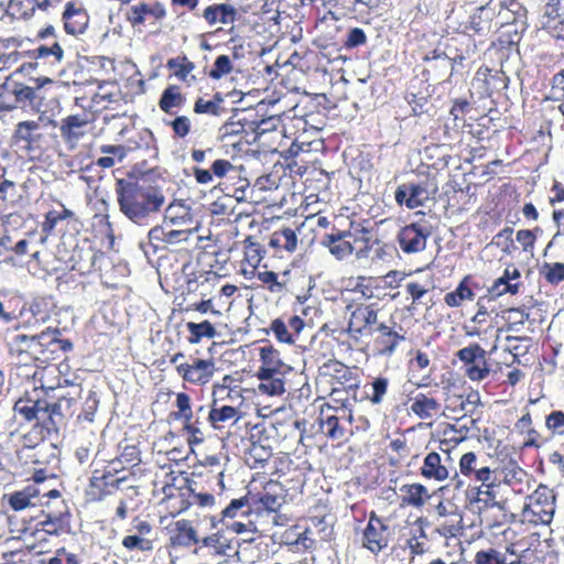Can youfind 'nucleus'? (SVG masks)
<instances>
[{
  "instance_id": "nucleus-29",
  "label": "nucleus",
  "mask_w": 564,
  "mask_h": 564,
  "mask_svg": "<svg viewBox=\"0 0 564 564\" xmlns=\"http://www.w3.org/2000/svg\"><path fill=\"white\" fill-rule=\"evenodd\" d=\"M64 32L76 36L83 34L89 23V15L82 3L69 1L65 4L62 13Z\"/></svg>"
},
{
  "instance_id": "nucleus-25",
  "label": "nucleus",
  "mask_w": 564,
  "mask_h": 564,
  "mask_svg": "<svg viewBox=\"0 0 564 564\" xmlns=\"http://www.w3.org/2000/svg\"><path fill=\"white\" fill-rule=\"evenodd\" d=\"M226 326L216 318H204L202 321H188L185 324L186 340L192 344H200L204 340L215 339L221 335V328Z\"/></svg>"
},
{
  "instance_id": "nucleus-8",
  "label": "nucleus",
  "mask_w": 564,
  "mask_h": 564,
  "mask_svg": "<svg viewBox=\"0 0 564 564\" xmlns=\"http://www.w3.org/2000/svg\"><path fill=\"white\" fill-rule=\"evenodd\" d=\"M394 536V528L390 524L388 518L379 516L376 511H370L368 521L362 529L361 545L373 554L388 549Z\"/></svg>"
},
{
  "instance_id": "nucleus-26",
  "label": "nucleus",
  "mask_w": 564,
  "mask_h": 564,
  "mask_svg": "<svg viewBox=\"0 0 564 564\" xmlns=\"http://www.w3.org/2000/svg\"><path fill=\"white\" fill-rule=\"evenodd\" d=\"M221 282V275L215 271H194L186 280V291L199 297L214 296Z\"/></svg>"
},
{
  "instance_id": "nucleus-52",
  "label": "nucleus",
  "mask_w": 564,
  "mask_h": 564,
  "mask_svg": "<svg viewBox=\"0 0 564 564\" xmlns=\"http://www.w3.org/2000/svg\"><path fill=\"white\" fill-rule=\"evenodd\" d=\"M87 121L80 115H69L61 120L59 131L65 141H72L83 135Z\"/></svg>"
},
{
  "instance_id": "nucleus-55",
  "label": "nucleus",
  "mask_w": 564,
  "mask_h": 564,
  "mask_svg": "<svg viewBox=\"0 0 564 564\" xmlns=\"http://www.w3.org/2000/svg\"><path fill=\"white\" fill-rule=\"evenodd\" d=\"M39 335L29 336L25 334H19L13 337L12 350L19 355L28 352L33 359L46 361L50 359L48 354L43 351H34L31 339H37Z\"/></svg>"
},
{
  "instance_id": "nucleus-34",
  "label": "nucleus",
  "mask_w": 564,
  "mask_h": 564,
  "mask_svg": "<svg viewBox=\"0 0 564 564\" xmlns=\"http://www.w3.org/2000/svg\"><path fill=\"white\" fill-rule=\"evenodd\" d=\"M302 232L303 230H300L299 226L295 228L282 226L271 234L268 246L281 258L283 253L292 254L297 247V235H302Z\"/></svg>"
},
{
  "instance_id": "nucleus-43",
  "label": "nucleus",
  "mask_w": 564,
  "mask_h": 564,
  "mask_svg": "<svg viewBox=\"0 0 564 564\" xmlns=\"http://www.w3.org/2000/svg\"><path fill=\"white\" fill-rule=\"evenodd\" d=\"M477 77L482 76L484 90L488 96L506 90L509 85V77L502 70H492L488 67H480Z\"/></svg>"
},
{
  "instance_id": "nucleus-64",
  "label": "nucleus",
  "mask_w": 564,
  "mask_h": 564,
  "mask_svg": "<svg viewBox=\"0 0 564 564\" xmlns=\"http://www.w3.org/2000/svg\"><path fill=\"white\" fill-rule=\"evenodd\" d=\"M253 510L256 513H260L262 511L275 512L281 503L279 497L276 495H272L270 492H253Z\"/></svg>"
},
{
  "instance_id": "nucleus-56",
  "label": "nucleus",
  "mask_w": 564,
  "mask_h": 564,
  "mask_svg": "<svg viewBox=\"0 0 564 564\" xmlns=\"http://www.w3.org/2000/svg\"><path fill=\"white\" fill-rule=\"evenodd\" d=\"M235 380V377H231V375H225L223 380L213 386L212 398L241 400V390H238L237 386H232Z\"/></svg>"
},
{
  "instance_id": "nucleus-33",
  "label": "nucleus",
  "mask_w": 564,
  "mask_h": 564,
  "mask_svg": "<svg viewBox=\"0 0 564 564\" xmlns=\"http://www.w3.org/2000/svg\"><path fill=\"white\" fill-rule=\"evenodd\" d=\"M77 401L74 398L61 397L55 403L46 401V430H56L65 420L70 419L76 410Z\"/></svg>"
},
{
  "instance_id": "nucleus-57",
  "label": "nucleus",
  "mask_w": 564,
  "mask_h": 564,
  "mask_svg": "<svg viewBox=\"0 0 564 564\" xmlns=\"http://www.w3.org/2000/svg\"><path fill=\"white\" fill-rule=\"evenodd\" d=\"M271 457L272 451L270 446H263L258 442H253L247 449L245 462H247L251 468H260L263 467Z\"/></svg>"
},
{
  "instance_id": "nucleus-4",
  "label": "nucleus",
  "mask_w": 564,
  "mask_h": 564,
  "mask_svg": "<svg viewBox=\"0 0 564 564\" xmlns=\"http://www.w3.org/2000/svg\"><path fill=\"white\" fill-rule=\"evenodd\" d=\"M459 474L470 481L479 482L476 487V500L485 503L494 502L499 485L496 468L484 464L476 453H464L458 462Z\"/></svg>"
},
{
  "instance_id": "nucleus-41",
  "label": "nucleus",
  "mask_w": 564,
  "mask_h": 564,
  "mask_svg": "<svg viewBox=\"0 0 564 564\" xmlns=\"http://www.w3.org/2000/svg\"><path fill=\"white\" fill-rule=\"evenodd\" d=\"M389 377H383V375L372 377L365 386V394L361 397L358 395V401L356 403L368 401L372 405H380L389 394Z\"/></svg>"
},
{
  "instance_id": "nucleus-2",
  "label": "nucleus",
  "mask_w": 564,
  "mask_h": 564,
  "mask_svg": "<svg viewBox=\"0 0 564 564\" xmlns=\"http://www.w3.org/2000/svg\"><path fill=\"white\" fill-rule=\"evenodd\" d=\"M192 479L182 471H163L153 480V496L160 497L159 506L171 517L186 511L193 505Z\"/></svg>"
},
{
  "instance_id": "nucleus-14",
  "label": "nucleus",
  "mask_w": 564,
  "mask_h": 564,
  "mask_svg": "<svg viewBox=\"0 0 564 564\" xmlns=\"http://www.w3.org/2000/svg\"><path fill=\"white\" fill-rule=\"evenodd\" d=\"M337 220L338 217H334L330 232L323 236L321 245L326 248L335 259L345 260L354 253L357 239L351 231L352 221L349 220L347 227L341 228L337 226Z\"/></svg>"
},
{
  "instance_id": "nucleus-45",
  "label": "nucleus",
  "mask_w": 564,
  "mask_h": 564,
  "mask_svg": "<svg viewBox=\"0 0 564 564\" xmlns=\"http://www.w3.org/2000/svg\"><path fill=\"white\" fill-rule=\"evenodd\" d=\"M254 513V500L252 491H247L242 497L232 499L221 511L223 519H235L237 517H249Z\"/></svg>"
},
{
  "instance_id": "nucleus-54",
  "label": "nucleus",
  "mask_w": 564,
  "mask_h": 564,
  "mask_svg": "<svg viewBox=\"0 0 564 564\" xmlns=\"http://www.w3.org/2000/svg\"><path fill=\"white\" fill-rule=\"evenodd\" d=\"M405 292L412 300V304H420L422 299L431 293L435 285L433 279H413L405 283Z\"/></svg>"
},
{
  "instance_id": "nucleus-35",
  "label": "nucleus",
  "mask_w": 564,
  "mask_h": 564,
  "mask_svg": "<svg viewBox=\"0 0 564 564\" xmlns=\"http://www.w3.org/2000/svg\"><path fill=\"white\" fill-rule=\"evenodd\" d=\"M34 351H44L48 355V359L54 358L56 351H68L73 345L68 339L59 337L58 329H46L37 334L36 339H31Z\"/></svg>"
},
{
  "instance_id": "nucleus-15",
  "label": "nucleus",
  "mask_w": 564,
  "mask_h": 564,
  "mask_svg": "<svg viewBox=\"0 0 564 564\" xmlns=\"http://www.w3.org/2000/svg\"><path fill=\"white\" fill-rule=\"evenodd\" d=\"M35 531L51 535H61L70 531V512L61 497L56 499L54 508L46 503V508L42 509V516L35 523Z\"/></svg>"
},
{
  "instance_id": "nucleus-58",
  "label": "nucleus",
  "mask_w": 564,
  "mask_h": 564,
  "mask_svg": "<svg viewBox=\"0 0 564 564\" xmlns=\"http://www.w3.org/2000/svg\"><path fill=\"white\" fill-rule=\"evenodd\" d=\"M99 151L106 155L97 158L95 163L102 169L112 167L126 155V148L121 144H102L99 147Z\"/></svg>"
},
{
  "instance_id": "nucleus-46",
  "label": "nucleus",
  "mask_w": 564,
  "mask_h": 564,
  "mask_svg": "<svg viewBox=\"0 0 564 564\" xmlns=\"http://www.w3.org/2000/svg\"><path fill=\"white\" fill-rule=\"evenodd\" d=\"M438 525H436V531L445 536L453 538L460 530L462 517L457 512L447 513L446 507L442 503H438Z\"/></svg>"
},
{
  "instance_id": "nucleus-40",
  "label": "nucleus",
  "mask_w": 564,
  "mask_h": 564,
  "mask_svg": "<svg viewBox=\"0 0 564 564\" xmlns=\"http://www.w3.org/2000/svg\"><path fill=\"white\" fill-rule=\"evenodd\" d=\"M394 198L400 206L416 209L422 207L427 199L426 189L419 183H403L397 187Z\"/></svg>"
},
{
  "instance_id": "nucleus-19",
  "label": "nucleus",
  "mask_w": 564,
  "mask_h": 564,
  "mask_svg": "<svg viewBox=\"0 0 564 564\" xmlns=\"http://www.w3.org/2000/svg\"><path fill=\"white\" fill-rule=\"evenodd\" d=\"M118 471L117 468L111 466L104 470L96 469L85 491L87 500L93 502L101 501L107 496L116 492L120 484L126 480V477L118 476Z\"/></svg>"
},
{
  "instance_id": "nucleus-32",
  "label": "nucleus",
  "mask_w": 564,
  "mask_h": 564,
  "mask_svg": "<svg viewBox=\"0 0 564 564\" xmlns=\"http://www.w3.org/2000/svg\"><path fill=\"white\" fill-rule=\"evenodd\" d=\"M410 275H412V272L406 273L404 271L391 270L383 276H377L373 301L383 302L397 300L400 296V292L393 291L400 288L401 283Z\"/></svg>"
},
{
  "instance_id": "nucleus-37",
  "label": "nucleus",
  "mask_w": 564,
  "mask_h": 564,
  "mask_svg": "<svg viewBox=\"0 0 564 564\" xmlns=\"http://www.w3.org/2000/svg\"><path fill=\"white\" fill-rule=\"evenodd\" d=\"M40 496L58 499L61 492L57 489L42 491L36 485H28L22 490L10 494L8 496V502L13 510L20 511L33 505L32 500Z\"/></svg>"
},
{
  "instance_id": "nucleus-47",
  "label": "nucleus",
  "mask_w": 564,
  "mask_h": 564,
  "mask_svg": "<svg viewBox=\"0 0 564 564\" xmlns=\"http://www.w3.org/2000/svg\"><path fill=\"white\" fill-rule=\"evenodd\" d=\"M203 17L210 25H214L218 22L223 24H229L235 22L237 10L227 3L213 4L204 10Z\"/></svg>"
},
{
  "instance_id": "nucleus-53",
  "label": "nucleus",
  "mask_w": 564,
  "mask_h": 564,
  "mask_svg": "<svg viewBox=\"0 0 564 564\" xmlns=\"http://www.w3.org/2000/svg\"><path fill=\"white\" fill-rule=\"evenodd\" d=\"M492 15L486 12V6L480 4L470 17L467 30L477 35H487L492 30Z\"/></svg>"
},
{
  "instance_id": "nucleus-42",
  "label": "nucleus",
  "mask_w": 564,
  "mask_h": 564,
  "mask_svg": "<svg viewBox=\"0 0 564 564\" xmlns=\"http://www.w3.org/2000/svg\"><path fill=\"white\" fill-rule=\"evenodd\" d=\"M411 401L412 413L421 420H430L442 410V404L432 394L417 393Z\"/></svg>"
},
{
  "instance_id": "nucleus-38",
  "label": "nucleus",
  "mask_w": 564,
  "mask_h": 564,
  "mask_svg": "<svg viewBox=\"0 0 564 564\" xmlns=\"http://www.w3.org/2000/svg\"><path fill=\"white\" fill-rule=\"evenodd\" d=\"M400 506L423 509L432 498L429 488L421 482L404 484L400 487Z\"/></svg>"
},
{
  "instance_id": "nucleus-20",
  "label": "nucleus",
  "mask_w": 564,
  "mask_h": 564,
  "mask_svg": "<svg viewBox=\"0 0 564 564\" xmlns=\"http://www.w3.org/2000/svg\"><path fill=\"white\" fill-rule=\"evenodd\" d=\"M419 475L425 481L442 484L451 479V451L443 449V454L429 451L423 457Z\"/></svg>"
},
{
  "instance_id": "nucleus-22",
  "label": "nucleus",
  "mask_w": 564,
  "mask_h": 564,
  "mask_svg": "<svg viewBox=\"0 0 564 564\" xmlns=\"http://www.w3.org/2000/svg\"><path fill=\"white\" fill-rule=\"evenodd\" d=\"M35 86H29L23 83L14 82L17 106L18 108L30 107L35 111H41L45 106V91L43 90L44 84H52L48 77L37 78Z\"/></svg>"
},
{
  "instance_id": "nucleus-49",
  "label": "nucleus",
  "mask_w": 564,
  "mask_h": 564,
  "mask_svg": "<svg viewBox=\"0 0 564 564\" xmlns=\"http://www.w3.org/2000/svg\"><path fill=\"white\" fill-rule=\"evenodd\" d=\"M540 31L556 46L564 48V18L541 17Z\"/></svg>"
},
{
  "instance_id": "nucleus-9",
  "label": "nucleus",
  "mask_w": 564,
  "mask_h": 564,
  "mask_svg": "<svg viewBox=\"0 0 564 564\" xmlns=\"http://www.w3.org/2000/svg\"><path fill=\"white\" fill-rule=\"evenodd\" d=\"M369 334L371 335V340L368 347H370L375 356L381 357H391L399 346L409 338L408 330L402 326H390L384 322L379 323L372 329V333Z\"/></svg>"
},
{
  "instance_id": "nucleus-16",
  "label": "nucleus",
  "mask_w": 564,
  "mask_h": 564,
  "mask_svg": "<svg viewBox=\"0 0 564 564\" xmlns=\"http://www.w3.org/2000/svg\"><path fill=\"white\" fill-rule=\"evenodd\" d=\"M433 231L425 220L414 221L400 228L395 241L405 254L423 252Z\"/></svg>"
},
{
  "instance_id": "nucleus-61",
  "label": "nucleus",
  "mask_w": 564,
  "mask_h": 564,
  "mask_svg": "<svg viewBox=\"0 0 564 564\" xmlns=\"http://www.w3.org/2000/svg\"><path fill=\"white\" fill-rule=\"evenodd\" d=\"M191 220L189 209L183 204H171L164 214V225L166 226L183 225Z\"/></svg>"
},
{
  "instance_id": "nucleus-1",
  "label": "nucleus",
  "mask_w": 564,
  "mask_h": 564,
  "mask_svg": "<svg viewBox=\"0 0 564 564\" xmlns=\"http://www.w3.org/2000/svg\"><path fill=\"white\" fill-rule=\"evenodd\" d=\"M116 196L120 213L131 223L145 226L150 218L161 212L165 197L155 185L139 181H116Z\"/></svg>"
},
{
  "instance_id": "nucleus-50",
  "label": "nucleus",
  "mask_w": 564,
  "mask_h": 564,
  "mask_svg": "<svg viewBox=\"0 0 564 564\" xmlns=\"http://www.w3.org/2000/svg\"><path fill=\"white\" fill-rule=\"evenodd\" d=\"M376 278L372 275L350 276L347 280V290L359 294L365 301H373Z\"/></svg>"
},
{
  "instance_id": "nucleus-39",
  "label": "nucleus",
  "mask_w": 564,
  "mask_h": 564,
  "mask_svg": "<svg viewBox=\"0 0 564 564\" xmlns=\"http://www.w3.org/2000/svg\"><path fill=\"white\" fill-rule=\"evenodd\" d=\"M231 173H237V167L228 159H216L209 170L193 166V176L197 184H212L215 177H226Z\"/></svg>"
},
{
  "instance_id": "nucleus-51",
  "label": "nucleus",
  "mask_w": 564,
  "mask_h": 564,
  "mask_svg": "<svg viewBox=\"0 0 564 564\" xmlns=\"http://www.w3.org/2000/svg\"><path fill=\"white\" fill-rule=\"evenodd\" d=\"M95 252L93 250L74 249L69 257V269L84 275L90 273L95 267Z\"/></svg>"
},
{
  "instance_id": "nucleus-7",
  "label": "nucleus",
  "mask_w": 564,
  "mask_h": 564,
  "mask_svg": "<svg viewBox=\"0 0 564 564\" xmlns=\"http://www.w3.org/2000/svg\"><path fill=\"white\" fill-rule=\"evenodd\" d=\"M556 508V495L545 485H539L528 497V502L522 509V517L534 525H547L553 521Z\"/></svg>"
},
{
  "instance_id": "nucleus-11",
  "label": "nucleus",
  "mask_w": 564,
  "mask_h": 564,
  "mask_svg": "<svg viewBox=\"0 0 564 564\" xmlns=\"http://www.w3.org/2000/svg\"><path fill=\"white\" fill-rule=\"evenodd\" d=\"M352 411L349 408H335L328 413L323 409L318 417V431L327 440L341 444L349 437L348 425H351Z\"/></svg>"
},
{
  "instance_id": "nucleus-36",
  "label": "nucleus",
  "mask_w": 564,
  "mask_h": 564,
  "mask_svg": "<svg viewBox=\"0 0 564 564\" xmlns=\"http://www.w3.org/2000/svg\"><path fill=\"white\" fill-rule=\"evenodd\" d=\"M304 325V321L299 315H290L286 319L284 317L272 319L269 328L279 341L292 344Z\"/></svg>"
},
{
  "instance_id": "nucleus-3",
  "label": "nucleus",
  "mask_w": 564,
  "mask_h": 564,
  "mask_svg": "<svg viewBox=\"0 0 564 564\" xmlns=\"http://www.w3.org/2000/svg\"><path fill=\"white\" fill-rule=\"evenodd\" d=\"M258 354V392L267 397H281L285 392L284 377L291 371V366L281 359L279 350L271 344L260 346Z\"/></svg>"
},
{
  "instance_id": "nucleus-5",
  "label": "nucleus",
  "mask_w": 564,
  "mask_h": 564,
  "mask_svg": "<svg viewBox=\"0 0 564 564\" xmlns=\"http://www.w3.org/2000/svg\"><path fill=\"white\" fill-rule=\"evenodd\" d=\"M170 362L175 366V371L181 380L193 387H206L217 371L216 360L213 357L185 359L183 351H176L171 355Z\"/></svg>"
},
{
  "instance_id": "nucleus-23",
  "label": "nucleus",
  "mask_w": 564,
  "mask_h": 564,
  "mask_svg": "<svg viewBox=\"0 0 564 564\" xmlns=\"http://www.w3.org/2000/svg\"><path fill=\"white\" fill-rule=\"evenodd\" d=\"M492 302V296H479L476 301V312L467 323L463 325V330L468 337H480L492 328V316L488 304Z\"/></svg>"
},
{
  "instance_id": "nucleus-10",
  "label": "nucleus",
  "mask_w": 564,
  "mask_h": 564,
  "mask_svg": "<svg viewBox=\"0 0 564 564\" xmlns=\"http://www.w3.org/2000/svg\"><path fill=\"white\" fill-rule=\"evenodd\" d=\"M319 372L321 376H326L339 384L354 402L358 401L360 377L356 367H350L337 359H328L319 367Z\"/></svg>"
},
{
  "instance_id": "nucleus-59",
  "label": "nucleus",
  "mask_w": 564,
  "mask_h": 564,
  "mask_svg": "<svg viewBox=\"0 0 564 564\" xmlns=\"http://www.w3.org/2000/svg\"><path fill=\"white\" fill-rule=\"evenodd\" d=\"M203 238L197 235L196 228L191 229H169L167 232V245H180L186 243L188 247H196Z\"/></svg>"
},
{
  "instance_id": "nucleus-17",
  "label": "nucleus",
  "mask_w": 564,
  "mask_h": 564,
  "mask_svg": "<svg viewBox=\"0 0 564 564\" xmlns=\"http://www.w3.org/2000/svg\"><path fill=\"white\" fill-rule=\"evenodd\" d=\"M13 140L29 151L43 150L52 141V134L47 132V126L41 120L20 121L14 130Z\"/></svg>"
},
{
  "instance_id": "nucleus-31",
  "label": "nucleus",
  "mask_w": 564,
  "mask_h": 564,
  "mask_svg": "<svg viewBox=\"0 0 564 564\" xmlns=\"http://www.w3.org/2000/svg\"><path fill=\"white\" fill-rule=\"evenodd\" d=\"M481 290V285L473 274L464 275L453 291L445 293L443 302L447 307L456 308L464 302H470L475 299L476 292Z\"/></svg>"
},
{
  "instance_id": "nucleus-30",
  "label": "nucleus",
  "mask_w": 564,
  "mask_h": 564,
  "mask_svg": "<svg viewBox=\"0 0 564 564\" xmlns=\"http://www.w3.org/2000/svg\"><path fill=\"white\" fill-rule=\"evenodd\" d=\"M40 393H43V391L34 390L32 394L28 393L14 404V411L26 422L36 420L43 424L45 421L47 400L41 398Z\"/></svg>"
},
{
  "instance_id": "nucleus-21",
  "label": "nucleus",
  "mask_w": 564,
  "mask_h": 564,
  "mask_svg": "<svg viewBox=\"0 0 564 564\" xmlns=\"http://www.w3.org/2000/svg\"><path fill=\"white\" fill-rule=\"evenodd\" d=\"M153 527L148 520L135 517L132 520V528L122 538L121 545L128 552L151 553L154 549V541L149 535Z\"/></svg>"
},
{
  "instance_id": "nucleus-60",
  "label": "nucleus",
  "mask_w": 564,
  "mask_h": 564,
  "mask_svg": "<svg viewBox=\"0 0 564 564\" xmlns=\"http://www.w3.org/2000/svg\"><path fill=\"white\" fill-rule=\"evenodd\" d=\"M199 544L208 547L213 554L219 555H227L228 551L232 549L230 540L220 532L203 538Z\"/></svg>"
},
{
  "instance_id": "nucleus-12",
  "label": "nucleus",
  "mask_w": 564,
  "mask_h": 564,
  "mask_svg": "<svg viewBox=\"0 0 564 564\" xmlns=\"http://www.w3.org/2000/svg\"><path fill=\"white\" fill-rule=\"evenodd\" d=\"M349 312L347 332L349 336L358 340L361 336L372 333V326L377 324L379 308L376 303H349L346 305Z\"/></svg>"
},
{
  "instance_id": "nucleus-27",
  "label": "nucleus",
  "mask_w": 564,
  "mask_h": 564,
  "mask_svg": "<svg viewBox=\"0 0 564 564\" xmlns=\"http://www.w3.org/2000/svg\"><path fill=\"white\" fill-rule=\"evenodd\" d=\"M166 530L169 532V543L166 545L169 552H172L171 549H176L178 546L188 547L192 545H197L200 542V539L197 535V531L191 520H176L167 525Z\"/></svg>"
},
{
  "instance_id": "nucleus-13",
  "label": "nucleus",
  "mask_w": 564,
  "mask_h": 564,
  "mask_svg": "<svg viewBox=\"0 0 564 564\" xmlns=\"http://www.w3.org/2000/svg\"><path fill=\"white\" fill-rule=\"evenodd\" d=\"M207 422L215 431H225L237 424L242 417L241 400H228L212 398L209 410H207Z\"/></svg>"
},
{
  "instance_id": "nucleus-28",
  "label": "nucleus",
  "mask_w": 564,
  "mask_h": 564,
  "mask_svg": "<svg viewBox=\"0 0 564 564\" xmlns=\"http://www.w3.org/2000/svg\"><path fill=\"white\" fill-rule=\"evenodd\" d=\"M166 15L167 11L163 3L159 1L153 3L141 2L128 10L126 20L132 28H137L144 25L148 19H152L154 23L161 22Z\"/></svg>"
},
{
  "instance_id": "nucleus-48",
  "label": "nucleus",
  "mask_w": 564,
  "mask_h": 564,
  "mask_svg": "<svg viewBox=\"0 0 564 564\" xmlns=\"http://www.w3.org/2000/svg\"><path fill=\"white\" fill-rule=\"evenodd\" d=\"M186 98L178 85H169L161 94L159 107L165 113H173L174 109L182 108Z\"/></svg>"
},
{
  "instance_id": "nucleus-18",
  "label": "nucleus",
  "mask_w": 564,
  "mask_h": 564,
  "mask_svg": "<svg viewBox=\"0 0 564 564\" xmlns=\"http://www.w3.org/2000/svg\"><path fill=\"white\" fill-rule=\"evenodd\" d=\"M456 357L463 362L464 375L473 382H480L489 376L486 351L478 343L458 349Z\"/></svg>"
},
{
  "instance_id": "nucleus-62",
  "label": "nucleus",
  "mask_w": 564,
  "mask_h": 564,
  "mask_svg": "<svg viewBox=\"0 0 564 564\" xmlns=\"http://www.w3.org/2000/svg\"><path fill=\"white\" fill-rule=\"evenodd\" d=\"M540 276L551 285H558L564 282V263L563 262H544L540 270Z\"/></svg>"
},
{
  "instance_id": "nucleus-24",
  "label": "nucleus",
  "mask_w": 564,
  "mask_h": 564,
  "mask_svg": "<svg viewBox=\"0 0 564 564\" xmlns=\"http://www.w3.org/2000/svg\"><path fill=\"white\" fill-rule=\"evenodd\" d=\"M207 408L198 406L189 416L181 421L183 431L187 435V444L191 447L203 444L207 438Z\"/></svg>"
},
{
  "instance_id": "nucleus-44",
  "label": "nucleus",
  "mask_w": 564,
  "mask_h": 564,
  "mask_svg": "<svg viewBox=\"0 0 564 564\" xmlns=\"http://www.w3.org/2000/svg\"><path fill=\"white\" fill-rule=\"evenodd\" d=\"M166 67L172 72L173 76L183 83L191 84L196 80V76L193 75L196 65L187 57L186 54H181L176 57L170 58L166 62Z\"/></svg>"
},
{
  "instance_id": "nucleus-6",
  "label": "nucleus",
  "mask_w": 564,
  "mask_h": 564,
  "mask_svg": "<svg viewBox=\"0 0 564 564\" xmlns=\"http://www.w3.org/2000/svg\"><path fill=\"white\" fill-rule=\"evenodd\" d=\"M226 463L221 453L214 455H204L197 459L194 466L192 479L196 488L205 489L207 487L210 491H224L225 485Z\"/></svg>"
},
{
  "instance_id": "nucleus-63",
  "label": "nucleus",
  "mask_w": 564,
  "mask_h": 564,
  "mask_svg": "<svg viewBox=\"0 0 564 564\" xmlns=\"http://www.w3.org/2000/svg\"><path fill=\"white\" fill-rule=\"evenodd\" d=\"M73 217V212L65 207H62L59 212H48L46 216H44V220L42 223V234H45L46 236H52L54 234V230L56 229V225L59 221L70 219Z\"/></svg>"
}]
</instances>
